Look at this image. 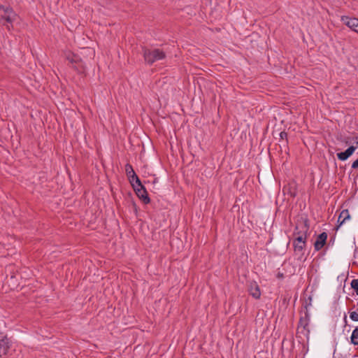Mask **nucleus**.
<instances>
[{
	"label": "nucleus",
	"mask_w": 358,
	"mask_h": 358,
	"mask_svg": "<svg viewBox=\"0 0 358 358\" xmlns=\"http://www.w3.org/2000/svg\"><path fill=\"white\" fill-rule=\"evenodd\" d=\"M310 229L309 220L307 216L301 217L297 221L294 235H299L293 241L294 250L296 253L303 255V250L306 247L308 234Z\"/></svg>",
	"instance_id": "obj_1"
},
{
	"label": "nucleus",
	"mask_w": 358,
	"mask_h": 358,
	"mask_svg": "<svg viewBox=\"0 0 358 358\" xmlns=\"http://www.w3.org/2000/svg\"><path fill=\"white\" fill-rule=\"evenodd\" d=\"M17 17V15L12 7L0 5V24L6 26L8 31L13 29V23Z\"/></svg>",
	"instance_id": "obj_2"
},
{
	"label": "nucleus",
	"mask_w": 358,
	"mask_h": 358,
	"mask_svg": "<svg viewBox=\"0 0 358 358\" xmlns=\"http://www.w3.org/2000/svg\"><path fill=\"white\" fill-rule=\"evenodd\" d=\"M142 54L145 62L148 65H152L155 62L162 60L166 58V55L164 51L159 48H148L142 47Z\"/></svg>",
	"instance_id": "obj_3"
},
{
	"label": "nucleus",
	"mask_w": 358,
	"mask_h": 358,
	"mask_svg": "<svg viewBox=\"0 0 358 358\" xmlns=\"http://www.w3.org/2000/svg\"><path fill=\"white\" fill-rule=\"evenodd\" d=\"M305 308L306 310L304 311V316H301L299 319L298 330L302 328L303 329L301 331V333L308 336L310 333V330L308 329L310 321V315L307 309V306H305Z\"/></svg>",
	"instance_id": "obj_4"
},
{
	"label": "nucleus",
	"mask_w": 358,
	"mask_h": 358,
	"mask_svg": "<svg viewBox=\"0 0 358 358\" xmlns=\"http://www.w3.org/2000/svg\"><path fill=\"white\" fill-rule=\"evenodd\" d=\"M10 346L11 342L6 336L0 340V358H6Z\"/></svg>",
	"instance_id": "obj_5"
},
{
	"label": "nucleus",
	"mask_w": 358,
	"mask_h": 358,
	"mask_svg": "<svg viewBox=\"0 0 358 358\" xmlns=\"http://www.w3.org/2000/svg\"><path fill=\"white\" fill-rule=\"evenodd\" d=\"M327 237V233L324 231L317 236L316 241L314 243V248L315 251H320L326 245Z\"/></svg>",
	"instance_id": "obj_6"
},
{
	"label": "nucleus",
	"mask_w": 358,
	"mask_h": 358,
	"mask_svg": "<svg viewBox=\"0 0 358 358\" xmlns=\"http://www.w3.org/2000/svg\"><path fill=\"white\" fill-rule=\"evenodd\" d=\"M356 148V146L350 145L344 152H338L336 155L338 159L341 161L347 160L351 155H352Z\"/></svg>",
	"instance_id": "obj_7"
},
{
	"label": "nucleus",
	"mask_w": 358,
	"mask_h": 358,
	"mask_svg": "<svg viewBox=\"0 0 358 358\" xmlns=\"http://www.w3.org/2000/svg\"><path fill=\"white\" fill-rule=\"evenodd\" d=\"M135 193L138 197V199L141 200L144 204H148L150 202V199L149 197L148 193L145 187H141V189H136Z\"/></svg>",
	"instance_id": "obj_8"
},
{
	"label": "nucleus",
	"mask_w": 358,
	"mask_h": 358,
	"mask_svg": "<svg viewBox=\"0 0 358 358\" xmlns=\"http://www.w3.org/2000/svg\"><path fill=\"white\" fill-rule=\"evenodd\" d=\"M350 219V215L348 209L343 210L339 215L338 219V224L335 227V230L337 231L338 228L348 220Z\"/></svg>",
	"instance_id": "obj_9"
},
{
	"label": "nucleus",
	"mask_w": 358,
	"mask_h": 358,
	"mask_svg": "<svg viewBox=\"0 0 358 358\" xmlns=\"http://www.w3.org/2000/svg\"><path fill=\"white\" fill-rule=\"evenodd\" d=\"M249 292L252 296L256 299H258L261 296V291L259 285L256 282H252L249 287Z\"/></svg>",
	"instance_id": "obj_10"
},
{
	"label": "nucleus",
	"mask_w": 358,
	"mask_h": 358,
	"mask_svg": "<svg viewBox=\"0 0 358 358\" xmlns=\"http://www.w3.org/2000/svg\"><path fill=\"white\" fill-rule=\"evenodd\" d=\"M343 21L345 24L348 27L352 29L353 31H355L358 26V19L355 17H349L348 16H343L342 17Z\"/></svg>",
	"instance_id": "obj_11"
},
{
	"label": "nucleus",
	"mask_w": 358,
	"mask_h": 358,
	"mask_svg": "<svg viewBox=\"0 0 358 358\" xmlns=\"http://www.w3.org/2000/svg\"><path fill=\"white\" fill-rule=\"evenodd\" d=\"M125 173L129 181H133L134 178L137 176V174L134 171L133 166L129 163L125 165Z\"/></svg>",
	"instance_id": "obj_12"
},
{
	"label": "nucleus",
	"mask_w": 358,
	"mask_h": 358,
	"mask_svg": "<svg viewBox=\"0 0 358 358\" xmlns=\"http://www.w3.org/2000/svg\"><path fill=\"white\" fill-rule=\"evenodd\" d=\"M131 185L132 186L134 192H136V189H141V187H145V186L142 184L139 177L137 176L136 178H134L133 181H129Z\"/></svg>",
	"instance_id": "obj_13"
},
{
	"label": "nucleus",
	"mask_w": 358,
	"mask_h": 358,
	"mask_svg": "<svg viewBox=\"0 0 358 358\" xmlns=\"http://www.w3.org/2000/svg\"><path fill=\"white\" fill-rule=\"evenodd\" d=\"M66 58L70 63H71L72 64H75L76 63L80 61V57L78 55L69 52L66 55Z\"/></svg>",
	"instance_id": "obj_14"
},
{
	"label": "nucleus",
	"mask_w": 358,
	"mask_h": 358,
	"mask_svg": "<svg viewBox=\"0 0 358 358\" xmlns=\"http://www.w3.org/2000/svg\"><path fill=\"white\" fill-rule=\"evenodd\" d=\"M73 68L77 71L78 73H83L85 72V66L81 58H80L78 62L73 64Z\"/></svg>",
	"instance_id": "obj_15"
},
{
	"label": "nucleus",
	"mask_w": 358,
	"mask_h": 358,
	"mask_svg": "<svg viewBox=\"0 0 358 358\" xmlns=\"http://www.w3.org/2000/svg\"><path fill=\"white\" fill-rule=\"evenodd\" d=\"M350 341L353 345H358V327H355V329L352 331L350 337Z\"/></svg>",
	"instance_id": "obj_16"
},
{
	"label": "nucleus",
	"mask_w": 358,
	"mask_h": 358,
	"mask_svg": "<svg viewBox=\"0 0 358 358\" xmlns=\"http://www.w3.org/2000/svg\"><path fill=\"white\" fill-rule=\"evenodd\" d=\"M351 287L356 292L357 295H358V279H354L351 281Z\"/></svg>",
	"instance_id": "obj_17"
},
{
	"label": "nucleus",
	"mask_w": 358,
	"mask_h": 358,
	"mask_svg": "<svg viewBox=\"0 0 358 358\" xmlns=\"http://www.w3.org/2000/svg\"><path fill=\"white\" fill-rule=\"evenodd\" d=\"M279 136H280V138L281 140L285 139V144L287 145L288 144L287 133L285 131H282L279 134Z\"/></svg>",
	"instance_id": "obj_18"
},
{
	"label": "nucleus",
	"mask_w": 358,
	"mask_h": 358,
	"mask_svg": "<svg viewBox=\"0 0 358 358\" xmlns=\"http://www.w3.org/2000/svg\"><path fill=\"white\" fill-rule=\"evenodd\" d=\"M350 318L354 322H358V313L355 311L350 312Z\"/></svg>",
	"instance_id": "obj_19"
},
{
	"label": "nucleus",
	"mask_w": 358,
	"mask_h": 358,
	"mask_svg": "<svg viewBox=\"0 0 358 358\" xmlns=\"http://www.w3.org/2000/svg\"><path fill=\"white\" fill-rule=\"evenodd\" d=\"M131 206H132V208L135 213V215L137 216L138 215V206L136 203V202L134 201V199L132 198H131Z\"/></svg>",
	"instance_id": "obj_20"
},
{
	"label": "nucleus",
	"mask_w": 358,
	"mask_h": 358,
	"mask_svg": "<svg viewBox=\"0 0 358 358\" xmlns=\"http://www.w3.org/2000/svg\"><path fill=\"white\" fill-rule=\"evenodd\" d=\"M288 194L290 195L291 197L294 198L296 196V189H292L291 188H289Z\"/></svg>",
	"instance_id": "obj_21"
},
{
	"label": "nucleus",
	"mask_w": 358,
	"mask_h": 358,
	"mask_svg": "<svg viewBox=\"0 0 358 358\" xmlns=\"http://www.w3.org/2000/svg\"><path fill=\"white\" fill-rule=\"evenodd\" d=\"M352 169H358V158L352 162Z\"/></svg>",
	"instance_id": "obj_22"
},
{
	"label": "nucleus",
	"mask_w": 358,
	"mask_h": 358,
	"mask_svg": "<svg viewBox=\"0 0 358 358\" xmlns=\"http://www.w3.org/2000/svg\"><path fill=\"white\" fill-rule=\"evenodd\" d=\"M352 141H353V143L355 144H356V145L358 147V136H354L352 138Z\"/></svg>",
	"instance_id": "obj_23"
},
{
	"label": "nucleus",
	"mask_w": 358,
	"mask_h": 358,
	"mask_svg": "<svg viewBox=\"0 0 358 358\" xmlns=\"http://www.w3.org/2000/svg\"><path fill=\"white\" fill-rule=\"evenodd\" d=\"M277 278L279 279H282L284 278V274L282 273L278 272L277 274Z\"/></svg>",
	"instance_id": "obj_24"
},
{
	"label": "nucleus",
	"mask_w": 358,
	"mask_h": 358,
	"mask_svg": "<svg viewBox=\"0 0 358 358\" xmlns=\"http://www.w3.org/2000/svg\"><path fill=\"white\" fill-rule=\"evenodd\" d=\"M345 143V144H349L350 142H351V138L350 137H347L345 141H344Z\"/></svg>",
	"instance_id": "obj_25"
},
{
	"label": "nucleus",
	"mask_w": 358,
	"mask_h": 358,
	"mask_svg": "<svg viewBox=\"0 0 358 358\" xmlns=\"http://www.w3.org/2000/svg\"><path fill=\"white\" fill-rule=\"evenodd\" d=\"M344 322H345V324H347V315L345 313L344 314Z\"/></svg>",
	"instance_id": "obj_26"
},
{
	"label": "nucleus",
	"mask_w": 358,
	"mask_h": 358,
	"mask_svg": "<svg viewBox=\"0 0 358 358\" xmlns=\"http://www.w3.org/2000/svg\"><path fill=\"white\" fill-rule=\"evenodd\" d=\"M357 305H358V302H357Z\"/></svg>",
	"instance_id": "obj_27"
}]
</instances>
